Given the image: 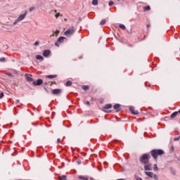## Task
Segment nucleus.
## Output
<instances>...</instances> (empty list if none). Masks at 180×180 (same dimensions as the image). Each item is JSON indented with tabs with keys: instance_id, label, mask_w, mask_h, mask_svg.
Wrapping results in <instances>:
<instances>
[{
	"instance_id": "nucleus-21",
	"label": "nucleus",
	"mask_w": 180,
	"mask_h": 180,
	"mask_svg": "<svg viewBox=\"0 0 180 180\" xmlns=\"http://www.w3.org/2000/svg\"><path fill=\"white\" fill-rule=\"evenodd\" d=\"M82 88L84 91H88V89H89V86L83 85Z\"/></svg>"
},
{
	"instance_id": "nucleus-15",
	"label": "nucleus",
	"mask_w": 180,
	"mask_h": 180,
	"mask_svg": "<svg viewBox=\"0 0 180 180\" xmlns=\"http://www.w3.org/2000/svg\"><path fill=\"white\" fill-rule=\"evenodd\" d=\"M178 116V111L174 112L171 115L170 117L171 119H174V117H176Z\"/></svg>"
},
{
	"instance_id": "nucleus-14",
	"label": "nucleus",
	"mask_w": 180,
	"mask_h": 180,
	"mask_svg": "<svg viewBox=\"0 0 180 180\" xmlns=\"http://www.w3.org/2000/svg\"><path fill=\"white\" fill-rule=\"evenodd\" d=\"M114 109H115L116 112H120V104H115Z\"/></svg>"
},
{
	"instance_id": "nucleus-33",
	"label": "nucleus",
	"mask_w": 180,
	"mask_h": 180,
	"mask_svg": "<svg viewBox=\"0 0 180 180\" xmlns=\"http://www.w3.org/2000/svg\"><path fill=\"white\" fill-rule=\"evenodd\" d=\"M60 143H61V139H60V138H58V139H57V143H58V144H60Z\"/></svg>"
},
{
	"instance_id": "nucleus-49",
	"label": "nucleus",
	"mask_w": 180,
	"mask_h": 180,
	"mask_svg": "<svg viewBox=\"0 0 180 180\" xmlns=\"http://www.w3.org/2000/svg\"><path fill=\"white\" fill-rule=\"evenodd\" d=\"M117 1H120V0H117Z\"/></svg>"
},
{
	"instance_id": "nucleus-3",
	"label": "nucleus",
	"mask_w": 180,
	"mask_h": 180,
	"mask_svg": "<svg viewBox=\"0 0 180 180\" xmlns=\"http://www.w3.org/2000/svg\"><path fill=\"white\" fill-rule=\"evenodd\" d=\"M75 32V28L74 27H72L71 29H68L67 31L65 32L64 34L66 36V37H70L72 34H74Z\"/></svg>"
},
{
	"instance_id": "nucleus-8",
	"label": "nucleus",
	"mask_w": 180,
	"mask_h": 180,
	"mask_svg": "<svg viewBox=\"0 0 180 180\" xmlns=\"http://www.w3.org/2000/svg\"><path fill=\"white\" fill-rule=\"evenodd\" d=\"M27 15V11L25 12L24 14H21L17 19L19 22H21V20H23L26 18V15Z\"/></svg>"
},
{
	"instance_id": "nucleus-5",
	"label": "nucleus",
	"mask_w": 180,
	"mask_h": 180,
	"mask_svg": "<svg viewBox=\"0 0 180 180\" xmlns=\"http://www.w3.org/2000/svg\"><path fill=\"white\" fill-rule=\"evenodd\" d=\"M64 40H65V37H59L57 40V42L55 43V46H56V47H60V43H64Z\"/></svg>"
},
{
	"instance_id": "nucleus-34",
	"label": "nucleus",
	"mask_w": 180,
	"mask_h": 180,
	"mask_svg": "<svg viewBox=\"0 0 180 180\" xmlns=\"http://www.w3.org/2000/svg\"><path fill=\"white\" fill-rule=\"evenodd\" d=\"M4 98V93H0V99H2Z\"/></svg>"
},
{
	"instance_id": "nucleus-29",
	"label": "nucleus",
	"mask_w": 180,
	"mask_h": 180,
	"mask_svg": "<svg viewBox=\"0 0 180 180\" xmlns=\"http://www.w3.org/2000/svg\"><path fill=\"white\" fill-rule=\"evenodd\" d=\"M115 4V2H113V1H110L109 3H108V5L109 6H112V5H113Z\"/></svg>"
},
{
	"instance_id": "nucleus-10",
	"label": "nucleus",
	"mask_w": 180,
	"mask_h": 180,
	"mask_svg": "<svg viewBox=\"0 0 180 180\" xmlns=\"http://www.w3.org/2000/svg\"><path fill=\"white\" fill-rule=\"evenodd\" d=\"M144 169L145 171H151V164L148 163L144 165Z\"/></svg>"
},
{
	"instance_id": "nucleus-23",
	"label": "nucleus",
	"mask_w": 180,
	"mask_h": 180,
	"mask_svg": "<svg viewBox=\"0 0 180 180\" xmlns=\"http://www.w3.org/2000/svg\"><path fill=\"white\" fill-rule=\"evenodd\" d=\"M59 179L60 180H67V176L63 175V176L59 177Z\"/></svg>"
},
{
	"instance_id": "nucleus-48",
	"label": "nucleus",
	"mask_w": 180,
	"mask_h": 180,
	"mask_svg": "<svg viewBox=\"0 0 180 180\" xmlns=\"http://www.w3.org/2000/svg\"><path fill=\"white\" fill-rule=\"evenodd\" d=\"M15 86H18V84H15Z\"/></svg>"
},
{
	"instance_id": "nucleus-37",
	"label": "nucleus",
	"mask_w": 180,
	"mask_h": 180,
	"mask_svg": "<svg viewBox=\"0 0 180 180\" xmlns=\"http://www.w3.org/2000/svg\"><path fill=\"white\" fill-rule=\"evenodd\" d=\"M174 151V146L170 147V153H172Z\"/></svg>"
},
{
	"instance_id": "nucleus-30",
	"label": "nucleus",
	"mask_w": 180,
	"mask_h": 180,
	"mask_svg": "<svg viewBox=\"0 0 180 180\" xmlns=\"http://www.w3.org/2000/svg\"><path fill=\"white\" fill-rule=\"evenodd\" d=\"M6 75H8V77H13V75H12L11 72L6 73Z\"/></svg>"
},
{
	"instance_id": "nucleus-26",
	"label": "nucleus",
	"mask_w": 180,
	"mask_h": 180,
	"mask_svg": "<svg viewBox=\"0 0 180 180\" xmlns=\"http://www.w3.org/2000/svg\"><path fill=\"white\" fill-rule=\"evenodd\" d=\"M106 23V20H102L100 22V25H101V26H103V25H105Z\"/></svg>"
},
{
	"instance_id": "nucleus-7",
	"label": "nucleus",
	"mask_w": 180,
	"mask_h": 180,
	"mask_svg": "<svg viewBox=\"0 0 180 180\" xmlns=\"http://www.w3.org/2000/svg\"><path fill=\"white\" fill-rule=\"evenodd\" d=\"M63 92V90L61 89H55L52 91L53 95H60Z\"/></svg>"
},
{
	"instance_id": "nucleus-41",
	"label": "nucleus",
	"mask_w": 180,
	"mask_h": 180,
	"mask_svg": "<svg viewBox=\"0 0 180 180\" xmlns=\"http://www.w3.org/2000/svg\"><path fill=\"white\" fill-rule=\"evenodd\" d=\"M56 84V82H52L51 84V86L53 84Z\"/></svg>"
},
{
	"instance_id": "nucleus-38",
	"label": "nucleus",
	"mask_w": 180,
	"mask_h": 180,
	"mask_svg": "<svg viewBox=\"0 0 180 180\" xmlns=\"http://www.w3.org/2000/svg\"><path fill=\"white\" fill-rule=\"evenodd\" d=\"M18 22H19V20H18V18L14 21L13 25H16V23H18Z\"/></svg>"
},
{
	"instance_id": "nucleus-24",
	"label": "nucleus",
	"mask_w": 180,
	"mask_h": 180,
	"mask_svg": "<svg viewBox=\"0 0 180 180\" xmlns=\"http://www.w3.org/2000/svg\"><path fill=\"white\" fill-rule=\"evenodd\" d=\"M92 5H94V6H96V5H98V0H93Z\"/></svg>"
},
{
	"instance_id": "nucleus-39",
	"label": "nucleus",
	"mask_w": 180,
	"mask_h": 180,
	"mask_svg": "<svg viewBox=\"0 0 180 180\" xmlns=\"http://www.w3.org/2000/svg\"><path fill=\"white\" fill-rule=\"evenodd\" d=\"M55 16L56 18H58V16H60V13H56Z\"/></svg>"
},
{
	"instance_id": "nucleus-40",
	"label": "nucleus",
	"mask_w": 180,
	"mask_h": 180,
	"mask_svg": "<svg viewBox=\"0 0 180 180\" xmlns=\"http://www.w3.org/2000/svg\"><path fill=\"white\" fill-rule=\"evenodd\" d=\"M54 36H56V35H55V34L53 32L51 35H50V37H54Z\"/></svg>"
},
{
	"instance_id": "nucleus-6",
	"label": "nucleus",
	"mask_w": 180,
	"mask_h": 180,
	"mask_svg": "<svg viewBox=\"0 0 180 180\" xmlns=\"http://www.w3.org/2000/svg\"><path fill=\"white\" fill-rule=\"evenodd\" d=\"M41 84H43V79H38L37 82L36 81L33 82L32 85H34V86H39L41 85Z\"/></svg>"
},
{
	"instance_id": "nucleus-17",
	"label": "nucleus",
	"mask_w": 180,
	"mask_h": 180,
	"mask_svg": "<svg viewBox=\"0 0 180 180\" xmlns=\"http://www.w3.org/2000/svg\"><path fill=\"white\" fill-rule=\"evenodd\" d=\"M37 60H41V61H43L44 60V58L41 55H37L36 56Z\"/></svg>"
},
{
	"instance_id": "nucleus-31",
	"label": "nucleus",
	"mask_w": 180,
	"mask_h": 180,
	"mask_svg": "<svg viewBox=\"0 0 180 180\" xmlns=\"http://www.w3.org/2000/svg\"><path fill=\"white\" fill-rule=\"evenodd\" d=\"M39 41H35V43L34 44V46H39Z\"/></svg>"
},
{
	"instance_id": "nucleus-20",
	"label": "nucleus",
	"mask_w": 180,
	"mask_h": 180,
	"mask_svg": "<svg viewBox=\"0 0 180 180\" xmlns=\"http://www.w3.org/2000/svg\"><path fill=\"white\" fill-rule=\"evenodd\" d=\"M119 27L122 30H126V26H124L123 24H120Z\"/></svg>"
},
{
	"instance_id": "nucleus-46",
	"label": "nucleus",
	"mask_w": 180,
	"mask_h": 180,
	"mask_svg": "<svg viewBox=\"0 0 180 180\" xmlns=\"http://www.w3.org/2000/svg\"><path fill=\"white\" fill-rule=\"evenodd\" d=\"M177 112H178V115H179V113L180 114V109L179 110V111H177Z\"/></svg>"
},
{
	"instance_id": "nucleus-28",
	"label": "nucleus",
	"mask_w": 180,
	"mask_h": 180,
	"mask_svg": "<svg viewBox=\"0 0 180 180\" xmlns=\"http://www.w3.org/2000/svg\"><path fill=\"white\" fill-rule=\"evenodd\" d=\"M55 36H58V34L60 33V30H57L55 32H53Z\"/></svg>"
},
{
	"instance_id": "nucleus-27",
	"label": "nucleus",
	"mask_w": 180,
	"mask_h": 180,
	"mask_svg": "<svg viewBox=\"0 0 180 180\" xmlns=\"http://www.w3.org/2000/svg\"><path fill=\"white\" fill-rule=\"evenodd\" d=\"M154 171H158V166H157V164H155L153 165Z\"/></svg>"
},
{
	"instance_id": "nucleus-42",
	"label": "nucleus",
	"mask_w": 180,
	"mask_h": 180,
	"mask_svg": "<svg viewBox=\"0 0 180 180\" xmlns=\"http://www.w3.org/2000/svg\"><path fill=\"white\" fill-rule=\"evenodd\" d=\"M44 89L46 91V92L49 93V90L46 87H44Z\"/></svg>"
},
{
	"instance_id": "nucleus-1",
	"label": "nucleus",
	"mask_w": 180,
	"mask_h": 180,
	"mask_svg": "<svg viewBox=\"0 0 180 180\" xmlns=\"http://www.w3.org/2000/svg\"><path fill=\"white\" fill-rule=\"evenodd\" d=\"M164 154H165V152L162 149H153L150 151V155L155 161L158 160V155H162Z\"/></svg>"
},
{
	"instance_id": "nucleus-36",
	"label": "nucleus",
	"mask_w": 180,
	"mask_h": 180,
	"mask_svg": "<svg viewBox=\"0 0 180 180\" xmlns=\"http://www.w3.org/2000/svg\"><path fill=\"white\" fill-rule=\"evenodd\" d=\"M86 105H87V106H91V103H89V101H86Z\"/></svg>"
},
{
	"instance_id": "nucleus-9",
	"label": "nucleus",
	"mask_w": 180,
	"mask_h": 180,
	"mask_svg": "<svg viewBox=\"0 0 180 180\" xmlns=\"http://www.w3.org/2000/svg\"><path fill=\"white\" fill-rule=\"evenodd\" d=\"M129 111L132 115H139V111L134 110V108L133 106L129 107Z\"/></svg>"
},
{
	"instance_id": "nucleus-2",
	"label": "nucleus",
	"mask_w": 180,
	"mask_h": 180,
	"mask_svg": "<svg viewBox=\"0 0 180 180\" xmlns=\"http://www.w3.org/2000/svg\"><path fill=\"white\" fill-rule=\"evenodd\" d=\"M150 158H151V156L148 154H143L140 158L139 161L141 162V164H144L146 165V164H148V162L150 161Z\"/></svg>"
},
{
	"instance_id": "nucleus-4",
	"label": "nucleus",
	"mask_w": 180,
	"mask_h": 180,
	"mask_svg": "<svg viewBox=\"0 0 180 180\" xmlns=\"http://www.w3.org/2000/svg\"><path fill=\"white\" fill-rule=\"evenodd\" d=\"M145 174L146 175H147V176H149V178H154L155 180L158 179V176H157L156 174H154V173L151 172H146Z\"/></svg>"
},
{
	"instance_id": "nucleus-35",
	"label": "nucleus",
	"mask_w": 180,
	"mask_h": 180,
	"mask_svg": "<svg viewBox=\"0 0 180 180\" xmlns=\"http://www.w3.org/2000/svg\"><path fill=\"white\" fill-rule=\"evenodd\" d=\"M32 11H34V7H31L30 8V12H32Z\"/></svg>"
},
{
	"instance_id": "nucleus-19",
	"label": "nucleus",
	"mask_w": 180,
	"mask_h": 180,
	"mask_svg": "<svg viewBox=\"0 0 180 180\" xmlns=\"http://www.w3.org/2000/svg\"><path fill=\"white\" fill-rule=\"evenodd\" d=\"M151 10V7H150V6H147L143 7V11L144 12L147 11H150Z\"/></svg>"
},
{
	"instance_id": "nucleus-44",
	"label": "nucleus",
	"mask_w": 180,
	"mask_h": 180,
	"mask_svg": "<svg viewBox=\"0 0 180 180\" xmlns=\"http://www.w3.org/2000/svg\"><path fill=\"white\" fill-rule=\"evenodd\" d=\"M150 24H148V25H146V27H147L148 29L150 28Z\"/></svg>"
},
{
	"instance_id": "nucleus-16",
	"label": "nucleus",
	"mask_w": 180,
	"mask_h": 180,
	"mask_svg": "<svg viewBox=\"0 0 180 180\" xmlns=\"http://www.w3.org/2000/svg\"><path fill=\"white\" fill-rule=\"evenodd\" d=\"M46 78L53 79V78H57V75H49L45 76Z\"/></svg>"
},
{
	"instance_id": "nucleus-13",
	"label": "nucleus",
	"mask_w": 180,
	"mask_h": 180,
	"mask_svg": "<svg viewBox=\"0 0 180 180\" xmlns=\"http://www.w3.org/2000/svg\"><path fill=\"white\" fill-rule=\"evenodd\" d=\"M112 108V104H107L103 108V111L106 112V109H110Z\"/></svg>"
},
{
	"instance_id": "nucleus-18",
	"label": "nucleus",
	"mask_w": 180,
	"mask_h": 180,
	"mask_svg": "<svg viewBox=\"0 0 180 180\" xmlns=\"http://www.w3.org/2000/svg\"><path fill=\"white\" fill-rule=\"evenodd\" d=\"M78 179H80V180H88V177L84 176H78Z\"/></svg>"
},
{
	"instance_id": "nucleus-43",
	"label": "nucleus",
	"mask_w": 180,
	"mask_h": 180,
	"mask_svg": "<svg viewBox=\"0 0 180 180\" xmlns=\"http://www.w3.org/2000/svg\"><path fill=\"white\" fill-rule=\"evenodd\" d=\"M136 180H143V179H141V177H138L136 178Z\"/></svg>"
},
{
	"instance_id": "nucleus-47",
	"label": "nucleus",
	"mask_w": 180,
	"mask_h": 180,
	"mask_svg": "<svg viewBox=\"0 0 180 180\" xmlns=\"http://www.w3.org/2000/svg\"><path fill=\"white\" fill-rule=\"evenodd\" d=\"M90 180H94V178H90Z\"/></svg>"
},
{
	"instance_id": "nucleus-22",
	"label": "nucleus",
	"mask_w": 180,
	"mask_h": 180,
	"mask_svg": "<svg viewBox=\"0 0 180 180\" xmlns=\"http://www.w3.org/2000/svg\"><path fill=\"white\" fill-rule=\"evenodd\" d=\"M72 85V82L71 81H68L65 84L66 86H71Z\"/></svg>"
},
{
	"instance_id": "nucleus-45",
	"label": "nucleus",
	"mask_w": 180,
	"mask_h": 180,
	"mask_svg": "<svg viewBox=\"0 0 180 180\" xmlns=\"http://www.w3.org/2000/svg\"><path fill=\"white\" fill-rule=\"evenodd\" d=\"M15 103H19V100H16Z\"/></svg>"
},
{
	"instance_id": "nucleus-11",
	"label": "nucleus",
	"mask_w": 180,
	"mask_h": 180,
	"mask_svg": "<svg viewBox=\"0 0 180 180\" xmlns=\"http://www.w3.org/2000/svg\"><path fill=\"white\" fill-rule=\"evenodd\" d=\"M26 79H27V81L28 82H34V80L33 79V78H32V76L30 75H26Z\"/></svg>"
},
{
	"instance_id": "nucleus-12",
	"label": "nucleus",
	"mask_w": 180,
	"mask_h": 180,
	"mask_svg": "<svg viewBox=\"0 0 180 180\" xmlns=\"http://www.w3.org/2000/svg\"><path fill=\"white\" fill-rule=\"evenodd\" d=\"M51 51L50 50H45L44 51L43 56L44 57H49L50 56Z\"/></svg>"
},
{
	"instance_id": "nucleus-25",
	"label": "nucleus",
	"mask_w": 180,
	"mask_h": 180,
	"mask_svg": "<svg viewBox=\"0 0 180 180\" xmlns=\"http://www.w3.org/2000/svg\"><path fill=\"white\" fill-rule=\"evenodd\" d=\"M5 61H6V58L3 57L0 58V62L1 63H5Z\"/></svg>"
},
{
	"instance_id": "nucleus-32",
	"label": "nucleus",
	"mask_w": 180,
	"mask_h": 180,
	"mask_svg": "<svg viewBox=\"0 0 180 180\" xmlns=\"http://www.w3.org/2000/svg\"><path fill=\"white\" fill-rule=\"evenodd\" d=\"M180 139V137H176L174 139V141H178Z\"/></svg>"
}]
</instances>
